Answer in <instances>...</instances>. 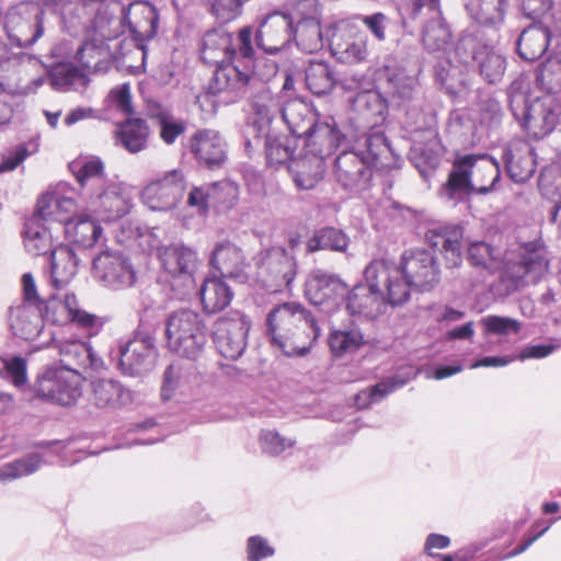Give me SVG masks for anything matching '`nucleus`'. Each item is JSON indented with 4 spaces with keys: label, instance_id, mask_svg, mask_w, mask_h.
Masks as SVG:
<instances>
[{
    "label": "nucleus",
    "instance_id": "obj_54",
    "mask_svg": "<svg viewBox=\"0 0 561 561\" xmlns=\"http://www.w3.org/2000/svg\"><path fill=\"white\" fill-rule=\"evenodd\" d=\"M148 135L145 119L129 118L122 124L117 133V141L129 152L136 153L145 149Z\"/></svg>",
    "mask_w": 561,
    "mask_h": 561
},
{
    "label": "nucleus",
    "instance_id": "obj_48",
    "mask_svg": "<svg viewBox=\"0 0 561 561\" xmlns=\"http://www.w3.org/2000/svg\"><path fill=\"white\" fill-rule=\"evenodd\" d=\"M385 72L390 92L398 100V105L421 96L416 76L409 73L404 67L388 65Z\"/></svg>",
    "mask_w": 561,
    "mask_h": 561
},
{
    "label": "nucleus",
    "instance_id": "obj_5",
    "mask_svg": "<svg viewBox=\"0 0 561 561\" xmlns=\"http://www.w3.org/2000/svg\"><path fill=\"white\" fill-rule=\"evenodd\" d=\"M350 131H343L333 116L319 121L312 130L300 141L304 156L290 167L296 186L300 190H312L322 179L325 158L331 156L345 140Z\"/></svg>",
    "mask_w": 561,
    "mask_h": 561
},
{
    "label": "nucleus",
    "instance_id": "obj_63",
    "mask_svg": "<svg viewBox=\"0 0 561 561\" xmlns=\"http://www.w3.org/2000/svg\"><path fill=\"white\" fill-rule=\"evenodd\" d=\"M157 123L159 127V136L167 145L174 144L178 137L183 135L187 128L185 121L176 118L168 113H160L157 116Z\"/></svg>",
    "mask_w": 561,
    "mask_h": 561
},
{
    "label": "nucleus",
    "instance_id": "obj_38",
    "mask_svg": "<svg viewBox=\"0 0 561 561\" xmlns=\"http://www.w3.org/2000/svg\"><path fill=\"white\" fill-rule=\"evenodd\" d=\"M506 173L515 183L528 181L536 170L534 148L527 142H515L503 151Z\"/></svg>",
    "mask_w": 561,
    "mask_h": 561
},
{
    "label": "nucleus",
    "instance_id": "obj_61",
    "mask_svg": "<svg viewBox=\"0 0 561 561\" xmlns=\"http://www.w3.org/2000/svg\"><path fill=\"white\" fill-rule=\"evenodd\" d=\"M259 444L263 454L276 457L285 450L293 448L296 440L280 435L275 430H262L259 436Z\"/></svg>",
    "mask_w": 561,
    "mask_h": 561
},
{
    "label": "nucleus",
    "instance_id": "obj_7",
    "mask_svg": "<svg viewBox=\"0 0 561 561\" xmlns=\"http://www.w3.org/2000/svg\"><path fill=\"white\" fill-rule=\"evenodd\" d=\"M507 99L514 118L530 137L540 139L554 130L561 115V102L552 94L531 99L523 82L514 81Z\"/></svg>",
    "mask_w": 561,
    "mask_h": 561
},
{
    "label": "nucleus",
    "instance_id": "obj_35",
    "mask_svg": "<svg viewBox=\"0 0 561 561\" xmlns=\"http://www.w3.org/2000/svg\"><path fill=\"white\" fill-rule=\"evenodd\" d=\"M56 348L60 355V367H69L77 373L88 369L98 371L103 367V360L92 350L88 342L81 340L59 341Z\"/></svg>",
    "mask_w": 561,
    "mask_h": 561
},
{
    "label": "nucleus",
    "instance_id": "obj_37",
    "mask_svg": "<svg viewBox=\"0 0 561 561\" xmlns=\"http://www.w3.org/2000/svg\"><path fill=\"white\" fill-rule=\"evenodd\" d=\"M251 115L248 118L257 136H264L276 130L282 115V100L270 92H263L251 104Z\"/></svg>",
    "mask_w": 561,
    "mask_h": 561
},
{
    "label": "nucleus",
    "instance_id": "obj_20",
    "mask_svg": "<svg viewBox=\"0 0 561 561\" xmlns=\"http://www.w3.org/2000/svg\"><path fill=\"white\" fill-rule=\"evenodd\" d=\"M187 181L182 170L174 169L150 182L141 192L144 203L151 209L167 211L183 198Z\"/></svg>",
    "mask_w": 561,
    "mask_h": 561
},
{
    "label": "nucleus",
    "instance_id": "obj_55",
    "mask_svg": "<svg viewBox=\"0 0 561 561\" xmlns=\"http://www.w3.org/2000/svg\"><path fill=\"white\" fill-rule=\"evenodd\" d=\"M43 462V456L38 453H30L13 461L5 462L0 467V483H9L31 476L41 469Z\"/></svg>",
    "mask_w": 561,
    "mask_h": 561
},
{
    "label": "nucleus",
    "instance_id": "obj_4",
    "mask_svg": "<svg viewBox=\"0 0 561 561\" xmlns=\"http://www.w3.org/2000/svg\"><path fill=\"white\" fill-rule=\"evenodd\" d=\"M266 332L274 348L287 357L308 355L320 335L316 318L301 304L274 307L266 318Z\"/></svg>",
    "mask_w": 561,
    "mask_h": 561
},
{
    "label": "nucleus",
    "instance_id": "obj_64",
    "mask_svg": "<svg viewBox=\"0 0 561 561\" xmlns=\"http://www.w3.org/2000/svg\"><path fill=\"white\" fill-rule=\"evenodd\" d=\"M275 548L270 540L261 535H253L247 539V561H264L274 557Z\"/></svg>",
    "mask_w": 561,
    "mask_h": 561
},
{
    "label": "nucleus",
    "instance_id": "obj_12",
    "mask_svg": "<svg viewBox=\"0 0 561 561\" xmlns=\"http://www.w3.org/2000/svg\"><path fill=\"white\" fill-rule=\"evenodd\" d=\"M91 275L101 287L113 291L130 288L137 280L130 259L122 251L110 248L93 257Z\"/></svg>",
    "mask_w": 561,
    "mask_h": 561
},
{
    "label": "nucleus",
    "instance_id": "obj_17",
    "mask_svg": "<svg viewBox=\"0 0 561 561\" xmlns=\"http://www.w3.org/2000/svg\"><path fill=\"white\" fill-rule=\"evenodd\" d=\"M294 18L286 12L274 11L263 16L253 28L252 44L268 55H276L294 39Z\"/></svg>",
    "mask_w": 561,
    "mask_h": 561
},
{
    "label": "nucleus",
    "instance_id": "obj_25",
    "mask_svg": "<svg viewBox=\"0 0 561 561\" xmlns=\"http://www.w3.org/2000/svg\"><path fill=\"white\" fill-rule=\"evenodd\" d=\"M334 174L345 190H364L371 178V168L359 146L343 150L334 160Z\"/></svg>",
    "mask_w": 561,
    "mask_h": 561
},
{
    "label": "nucleus",
    "instance_id": "obj_28",
    "mask_svg": "<svg viewBox=\"0 0 561 561\" xmlns=\"http://www.w3.org/2000/svg\"><path fill=\"white\" fill-rule=\"evenodd\" d=\"M228 145L214 129H199L190 138V150L199 165L214 170L227 160Z\"/></svg>",
    "mask_w": 561,
    "mask_h": 561
},
{
    "label": "nucleus",
    "instance_id": "obj_27",
    "mask_svg": "<svg viewBox=\"0 0 561 561\" xmlns=\"http://www.w3.org/2000/svg\"><path fill=\"white\" fill-rule=\"evenodd\" d=\"M353 106L356 116L350 118L351 137H357L359 130L381 127L388 115L387 100L376 91L358 93L354 99Z\"/></svg>",
    "mask_w": 561,
    "mask_h": 561
},
{
    "label": "nucleus",
    "instance_id": "obj_13",
    "mask_svg": "<svg viewBox=\"0 0 561 561\" xmlns=\"http://www.w3.org/2000/svg\"><path fill=\"white\" fill-rule=\"evenodd\" d=\"M250 328V320L238 310L219 317L213 328V340L219 354L227 359H238L245 351Z\"/></svg>",
    "mask_w": 561,
    "mask_h": 561
},
{
    "label": "nucleus",
    "instance_id": "obj_22",
    "mask_svg": "<svg viewBox=\"0 0 561 561\" xmlns=\"http://www.w3.org/2000/svg\"><path fill=\"white\" fill-rule=\"evenodd\" d=\"M122 23L127 24L136 48L141 51L142 60H145L146 42L152 39L158 32L159 13L157 9L148 2H133L123 9Z\"/></svg>",
    "mask_w": 561,
    "mask_h": 561
},
{
    "label": "nucleus",
    "instance_id": "obj_31",
    "mask_svg": "<svg viewBox=\"0 0 561 561\" xmlns=\"http://www.w3.org/2000/svg\"><path fill=\"white\" fill-rule=\"evenodd\" d=\"M354 138L356 139L355 147L359 146L364 151L365 160L371 169L385 170L394 165L396 153L380 127L359 130L357 137Z\"/></svg>",
    "mask_w": 561,
    "mask_h": 561
},
{
    "label": "nucleus",
    "instance_id": "obj_52",
    "mask_svg": "<svg viewBox=\"0 0 561 561\" xmlns=\"http://www.w3.org/2000/svg\"><path fill=\"white\" fill-rule=\"evenodd\" d=\"M404 112L403 124L411 133L425 131L427 135L435 123V116L432 108L425 106L423 96L415 98L410 102L399 104Z\"/></svg>",
    "mask_w": 561,
    "mask_h": 561
},
{
    "label": "nucleus",
    "instance_id": "obj_42",
    "mask_svg": "<svg viewBox=\"0 0 561 561\" xmlns=\"http://www.w3.org/2000/svg\"><path fill=\"white\" fill-rule=\"evenodd\" d=\"M80 259L72 247L58 244L50 251V279L56 289L68 285L78 272Z\"/></svg>",
    "mask_w": 561,
    "mask_h": 561
},
{
    "label": "nucleus",
    "instance_id": "obj_24",
    "mask_svg": "<svg viewBox=\"0 0 561 561\" xmlns=\"http://www.w3.org/2000/svg\"><path fill=\"white\" fill-rule=\"evenodd\" d=\"M297 24L294 25V39L297 47L313 54L324 46L323 33L319 22V10L316 0H300L295 9Z\"/></svg>",
    "mask_w": 561,
    "mask_h": 561
},
{
    "label": "nucleus",
    "instance_id": "obj_56",
    "mask_svg": "<svg viewBox=\"0 0 561 561\" xmlns=\"http://www.w3.org/2000/svg\"><path fill=\"white\" fill-rule=\"evenodd\" d=\"M305 80L308 89L316 95L331 92L335 84L334 72L324 61H311L306 68Z\"/></svg>",
    "mask_w": 561,
    "mask_h": 561
},
{
    "label": "nucleus",
    "instance_id": "obj_34",
    "mask_svg": "<svg viewBox=\"0 0 561 561\" xmlns=\"http://www.w3.org/2000/svg\"><path fill=\"white\" fill-rule=\"evenodd\" d=\"M462 228L459 225L437 226L425 233L427 244L444 254L447 268L459 267L462 263L461 239Z\"/></svg>",
    "mask_w": 561,
    "mask_h": 561
},
{
    "label": "nucleus",
    "instance_id": "obj_16",
    "mask_svg": "<svg viewBox=\"0 0 561 561\" xmlns=\"http://www.w3.org/2000/svg\"><path fill=\"white\" fill-rule=\"evenodd\" d=\"M548 259L543 248L533 243L525 245L516 262H508L502 276L507 291L537 284L548 271Z\"/></svg>",
    "mask_w": 561,
    "mask_h": 561
},
{
    "label": "nucleus",
    "instance_id": "obj_60",
    "mask_svg": "<svg viewBox=\"0 0 561 561\" xmlns=\"http://www.w3.org/2000/svg\"><path fill=\"white\" fill-rule=\"evenodd\" d=\"M3 365L1 376L10 381L14 387L21 388L27 382V362L21 355H2L0 357Z\"/></svg>",
    "mask_w": 561,
    "mask_h": 561
},
{
    "label": "nucleus",
    "instance_id": "obj_1",
    "mask_svg": "<svg viewBox=\"0 0 561 561\" xmlns=\"http://www.w3.org/2000/svg\"><path fill=\"white\" fill-rule=\"evenodd\" d=\"M80 185V198L85 208L104 221H114L130 210V195L123 182L110 179L99 157H89L70 163Z\"/></svg>",
    "mask_w": 561,
    "mask_h": 561
},
{
    "label": "nucleus",
    "instance_id": "obj_46",
    "mask_svg": "<svg viewBox=\"0 0 561 561\" xmlns=\"http://www.w3.org/2000/svg\"><path fill=\"white\" fill-rule=\"evenodd\" d=\"M73 245L82 249L92 248L103 234L101 225L89 216L72 218L61 232Z\"/></svg>",
    "mask_w": 561,
    "mask_h": 561
},
{
    "label": "nucleus",
    "instance_id": "obj_14",
    "mask_svg": "<svg viewBox=\"0 0 561 561\" xmlns=\"http://www.w3.org/2000/svg\"><path fill=\"white\" fill-rule=\"evenodd\" d=\"M157 356L151 334L137 329L130 340L119 344L117 367L126 376H141L154 367Z\"/></svg>",
    "mask_w": 561,
    "mask_h": 561
},
{
    "label": "nucleus",
    "instance_id": "obj_62",
    "mask_svg": "<svg viewBox=\"0 0 561 561\" xmlns=\"http://www.w3.org/2000/svg\"><path fill=\"white\" fill-rule=\"evenodd\" d=\"M210 14L221 24L234 21L242 13L244 0H205Z\"/></svg>",
    "mask_w": 561,
    "mask_h": 561
},
{
    "label": "nucleus",
    "instance_id": "obj_39",
    "mask_svg": "<svg viewBox=\"0 0 561 561\" xmlns=\"http://www.w3.org/2000/svg\"><path fill=\"white\" fill-rule=\"evenodd\" d=\"M210 265L224 278H232L239 283L248 279L242 251L231 242H221L215 247Z\"/></svg>",
    "mask_w": 561,
    "mask_h": 561
},
{
    "label": "nucleus",
    "instance_id": "obj_3",
    "mask_svg": "<svg viewBox=\"0 0 561 561\" xmlns=\"http://www.w3.org/2000/svg\"><path fill=\"white\" fill-rule=\"evenodd\" d=\"M253 27L250 25L239 30L238 57L220 64L214 72L205 95L199 96L202 100L210 101L213 107L217 103L231 104L236 103L249 92L256 83L255 77V49L252 45Z\"/></svg>",
    "mask_w": 561,
    "mask_h": 561
},
{
    "label": "nucleus",
    "instance_id": "obj_32",
    "mask_svg": "<svg viewBox=\"0 0 561 561\" xmlns=\"http://www.w3.org/2000/svg\"><path fill=\"white\" fill-rule=\"evenodd\" d=\"M164 271L174 279H180L187 288L194 286V273L197 266L196 252L184 244H171L159 254Z\"/></svg>",
    "mask_w": 561,
    "mask_h": 561
},
{
    "label": "nucleus",
    "instance_id": "obj_44",
    "mask_svg": "<svg viewBox=\"0 0 561 561\" xmlns=\"http://www.w3.org/2000/svg\"><path fill=\"white\" fill-rule=\"evenodd\" d=\"M409 159L424 180L434 175L442 160V147L435 131H430L426 142L413 144Z\"/></svg>",
    "mask_w": 561,
    "mask_h": 561
},
{
    "label": "nucleus",
    "instance_id": "obj_36",
    "mask_svg": "<svg viewBox=\"0 0 561 561\" xmlns=\"http://www.w3.org/2000/svg\"><path fill=\"white\" fill-rule=\"evenodd\" d=\"M552 25L547 22H533L525 27L515 43L518 57L529 62L538 60L549 47Z\"/></svg>",
    "mask_w": 561,
    "mask_h": 561
},
{
    "label": "nucleus",
    "instance_id": "obj_41",
    "mask_svg": "<svg viewBox=\"0 0 561 561\" xmlns=\"http://www.w3.org/2000/svg\"><path fill=\"white\" fill-rule=\"evenodd\" d=\"M43 308L32 305H16L9 310V327L12 333L25 341L35 340L44 329Z\"/></svg>",
    "mask_w": 561,
    "mask_h": 561
},
{
    "label": "nucleus",
    "instance_id": "obj_45",
    "mask_svg": "<svg viewBox=\"0 0 561 561\" xmlns=\"http://www.w3.org/2000/svg\"><path fill=\"white\" fill-rule=\"evenodd\" d=\"M53 227L42 222L38 217L32 216L26 219L23 230V242L25 250L33 256L50 252L54 247Z\"/></svg>",
    "mask_w": 561,
    "mask_h": 561
},
{
    "label": "nucleus",
    "instance_id": "obj_18",
    "mask_svg": "<svg viewBox=\"0 0 561 561\" xmlns=\"http://www.w3.org/2000/svg\"><path fill=\"white\" fill-rule=\"evenodd\" d=\"M8 25L18 48L31 47L44 35L45 12L36 2L19 3L10 10Z\"/></svg>",
    "mask_w": 561,
    "mask_h": 561
},
{
    "label": "nucleus",
    "instance_id": "obj_51",
    "mask_svg": "<svg viewBox=\"0 0 561 561\" xmlns=\"http://www.w3.org/2000/svg\"><path fill=\"white\" fill-rule=\"evenodd\" d=\"M409 380H411L410 376H403L401 374L387 377L375 386L359 391L355 396L354 403L357 409H367L371 404L380 402L388 394L405 386Z\"/></svg>",
    "mask_w": 561,
    "mask_h": 561
},
{
    "label": "nucleus",
    "instance_id": "obj_9",
    "mask_svg": "<svg viewBox=\"0 0 561 561\" xmlns=\"http://www.w3.org/2000/svg\"><path fill=\"white\" fill-rule=\"evenodd\" d=\"M387 270L392 274L397 272V280L407 286V301L410 299L411 288L421 291L433 289L440 280V270L434 254L425 249L405 251L401 256L400 265L387 261Z\"/></svg>",
    "mask_w": 561,
    "mask_h": 561
},
{
    "label": "nucleus",
    "instance_id": "obj_40",
    "mask_svg": "<svg viewBox=\"0 0 561 561\" xmlns=\"http://www.w3.org/2000/svg\"><path fill=\"white\" fill-rule=\"evenodd\" d=\"M318 122L313 108L305 101L300 99L282 101L279 123L285 124L291 136L298 140L312 130Z\"/></svg>",
    "mask_w": 561,
    "mask_h": 561
},
{
    "label": "nucleus",
    "instance_id": "obj_50",
    "mask_svg": "<svg viewBox=\"0 0 561 561\" xmlns=\"http://www.w3.org/2000/svg\"><path fill=\"white\" fill-rule=\"evenodd\" d=\"M50 85L57 91H69L85 88L89 78L82 69L72 62H57L48 71Z\"/></svg>",
    "mask_w": 561,
    "mask_h": 561
},
{
    "label": "nucleus",
    "instance_id": "obj_47",
    "mask_svg": "<svg viewBox=\"0 0 561 561\" xmlns=\"http://www.w3.org/2000/svg\"><path fill=\"white\" fill-rule=\"evenodd\" d=\"M222 278L216 275L208 276L199 288L201 301L207 313L224 310L233 298V291Z\"/></svg>",
    "mask_w": 561,
    "mask_h": 561
},
{
    "label": "nucleus",
    "instance_id": "obj_43",
    "mask_svg": "<svg viewBox=\"0 0 561 561\" xmlns=\"http://www.w3.org/2000/svg\"><path fill=\"white\" fill-rule=\"evenodd\" d=\"M263 137H265L264 151L266 163L276 169L287 164L289 172L293 174L290 167L299 161V158L295 159L294 156L299 140L276 130Z\"/></svg>",
    "mask_w": 561,
    "mask_h": 561
},
{
    "label": "nucleus",
    "instance_id": "obj_59",
    "mask_svg": "<svg viewBox=\"0 0 561 561\" xmlns=\"http://www.w3.org/2000/svg\"><path fill=\"white\" fill-rule=\"evenodd\" d=\"M480 323L485 335H518L523 328L522 322L516 319L495 314L481 318Z\"/></svg>",
    "mask_w": 561,
    "mask_h": 561
},
{
    "label": "nucleus",
    "instance_id": "obj_8",
    "mask_svg": "<svg viewBox=\"0 0 561 561\" xmlns=\"http://www.w3.org/2000/svg\"><path fill=\"white\" fill-rule=\"evenodd\" d=\"M164 331L168 348L190 359L197 358L207 341L201 314L191 309L171 312L165 319Z\"/></svg>",
    "mask_w": 561,
    "mask_h": 561
},
{
    "label": "nucleus",
    "instance_id": "obj_6",
    "mask_svg": "<svg viewBox=\"0 0 561 561\" xmlns=\"http://www.w3.org/2000/svg\"><path fill=\"white\" fill-rule=\"evenodd\" d=\"M501 179L499 162L489 154H465L456 158L439 197L454 206L469 196L485 195L496 190Z\"/></svg>",
    "mask_w": 561,
    "mask_h": 561
},
{
    "label": "nucleus",
    "instance_id": "obj_30",
    "mask_svg": "<svg viewBox=\"0 0 561 561\" xmlns=\"http://www.w3.org/2000/svg\"><path fill=\"white\" fill-rule=\"evenodd\" d=\"M76 209L73 198L59 193H45L39 197L33 216L53 227L56 233H61L65 226L73 218Z\"/></svg>",
    "mask_w": 561,
    "mask_h": 561
},
{
    "label": "nucleus",
    "instance_id": "obj_49",
    "mask_svg": "<svg viewBox=\"0 0 561 561\" xmlns=\"http://www.w3.org/2000/svg\"><path fill=\"white\" fill-rule=\"evenodd\" d=\"M91 401L98 408H116L130 400L129 391L114 379L98 378L91 381Z\"/></svg>",
    "mask_w": 561,
    "mask_h": 561
},
{
    "label": "nucleus",
    "instance_id": "obj_2",
    "mask_svg": "<svg viewBox=\"0 0 561 561\" xmlns=\"http://www.w3.org/2000/svg\"><path fill=\"white\" fill-rule=\"evenodd\" d=\"M398 273L387 270L386 260L371 261L364 271V283L347 289L344 304L352 316L375 319L386 312L387 307L407 302V286L397 280Z\"/></svg>",
    "mask_w": 561,
    "mask_h": 561
},
{
    "label": "nucleus",
    "instance_id": "obj_57",
    "mask_svg": "<svg viewBox=\"0 0 561 561\" xmlns=\"http://www.w3.org/2000/svg\"><path fill=\"white\" fill-rule=\"evenodd\" d=\"M537 82L543 94H552L561 102V54L549 57L540 66Z\"/></svg>",
    "mask_w": 561,
    "mask_h": 561
},
{
    "label": "nucleus",
    "instance_id": "obj_10",
    "mask_svg": "<svg viewBox=\"0 0 561 561\" xmlns=\"http://www.w3.org/2000/svg\"><path fill=\"white\" fill-rule=\"evenodd\" d=\"M81 373L57 364L47 365L38 373L35 383V393L46 401L70 407L77 403L82 394Z\"/></svg>",
    "mask_w": 561,
    "mask_h": 561
},
{
    "label": "nucleus",
    "instance_id": "obj_21",
    "mask_svg": "<svg viewBox=\"0 0 561 561\" xmlns=\"http://www.w3.org/2000/svg\"><path fill=\"white\" fill-rule=\"evenodd\" d=\"M414 18L427 15L423 26L422 41L428 51H446L450 45L451 32L440 11V0H413Z\"/></svg>",
    "mask_w": 561,
    "mask_h": 561
},
{
    "label": "nucleus",
    "instance_id": "obj_53",
    "mask_svg": "<svg viewBox=\"0 0 561 561\" xmlns=\"http://www.w3.org/2000/svg\"><path fill=\"white\" fill-rule=\"evenodd\" d=\"M347 234L335 227H323L317 229L307 241V251L313 253L321 250L345 252L348 247Z\"/></svg>",
    "mask_w": 561,
    "mask_h": 561
},
{
    "label": "nucleus",
    "instance_id": "obj_11",
    "mask_svg": "<svg viewBox=\"0 0 561 561\" xmlns=\"http://www.w3.org/2000/svg\"><path fill=\"white\" fill-rule=\"evenodd\" d=\"M455 56L460 64L476 65L488 83L500 82L506 70V58L477 34L466 33L457 42Z\"/></svg>",
    "mask_w": 561,
    "mask_h": 561
},
{
    "label": "nucleus",
    "instance_id": "obj_23",
    "mask_svg": "<svg viewBox=\"0 0 561 561\" xmlns=\"http://www.w3.org/2000/svg\"><path fill=\"white\" fill-rule=\"evenodd\" d=\"M346 293L347 285L340 277L320 271L311 274L305 285L309 302L324 312H332L344 304Z\"/></svg>",
    "mask_w": 561,
    "mask_h": 561
},
{
    "label": "nucleus",
    "instance_id": "obj_26",
    "mask_svg": "<svg viewBox=\"0 0 561 561\" xmlns=\"http://www.w3.org/2000/svg\"><path fill=\"white\" fill-rule=\"evenodd\" d=\"M238 186L229 181L193 186L187 194V205L198 215H206L210 207L229 209L238 199Z\"/></svg>",
    "mask_w": 561,
    "mask_h": 561
},
{
    "label": "nucleus",
    "instance_id": "obj_33",
    "mask_svg": "<svg viewBox=\"0 0 561 561\" xmlns=\"http://www.w3.org/2000/svg\"><path fill=\"white\" fill-rule=\"evenodd\" d=\"M201 59L208 65H219L238 57V41L224 26L206 31L199 47Z\"/></svg>",
    "mask_w": 561,
    "mask_h": 561
},
{
    "label": "nucleus",
    "instance_id": "obj_58",
    "mask_svg": "<svg viewBox=\"0 0 561 561\" xmlns=\"http://www.w3.org/2000/svg\"><path fill=\"white\" fill-rule=\"evenodd\" d=\"M364 343V336L357 328L332 331L329 337L330 350L334 356L357 351Z\"/></svg>",
    "mask_w": 561,
    "mask_h": 561
},
{
    "label": "nucleus",
    "instance_id": "obj_15",
    "mask_svg": "<svg viewBox=\"0 0 561 561\" xmlns=\"http://www.w3.org/2000/svg\"><path fill=\"white\" fill-rule=\"evenodd\" d=\"M333 57L343 64H356L367 57V37L352 20H341L327 31Z\"/></svg>",
    "mask_w": 561,
    "mask_h": 561
},
{
    "label": "nucleus",
    "instance_id": "obj_29",
    "mask_svg": "<svg viewBox=\"0 0 561 561\" xmlns=\"http://www.w3.org/2000/svg\"><path fill=\"white\" fill-rule=\"evenodd\" d=\"M468 19L477 26L500 32L511 9V0H461Z\"/></svg>",
    "mask_w": 561,
    "mask_h": 561
},
{
    "label": "nucleus",
    "instance_id": "obj_19",
    "mask_svg": "<svg viewBox=\"0 0 561 561\" xmlns=\"http://www.w3.org/2000/svg\"><path fill=\"white\" fill-rule=\"evenodd\" d=\"M257 266L260 277L273 291L290 289L297 274L295 257L282 247L261 252Z\"/></svg>",
    "mask_w": 561,
    "mask_h": 561
}]
</instances>
